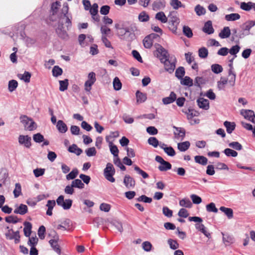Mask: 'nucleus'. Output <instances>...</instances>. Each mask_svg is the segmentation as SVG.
Instances as JSON below:
<instances>
[{
	"instance_id": "f257e3e1",
	"label": "nucleus",
	"mask_w": 255,
	"mask_h": 255,
	"mask_svg": "<svg viewBox=\"0 0 255 255\" xmlns=\"http://www.w3.org/2000/svg\"><path fill=\"white\" fill-rule=\"evenodd\" d=\"M137 30V27L135 24H131L129 25L126 30L122 32L119 34V37L128 41H131L134 39L135 36L134 31Z\"/></svg>"
},
{
	"instance_id": "f03ea898",
	"label": "nucleus",
	"mask_w": 255,
	"mask_h": 255,
	"mask_svg": "<svg viewBox=\"0 0 255 255\" xmlns=\"http://www.w3.org/2000/svg\"><path fill=\"white\" fill-rule=\"evenodd\" d=\"M116 172L115 168L111 163H108L106 168L104 170V175L105 178L109 181L113 183L115 182V179L113 177Z\"/></svg>"
},
{
	"instance_id": "7ed1b4c3",
	"label": "nucleus",
	"mask_w": 255,
	"mask_h": 255,
	"mask_svg": "<svg viewBox=\"0 0 255 255\" xmlns=\"http://www.w3.org/2000/svg\"><path fill=\"white\" fill-rule=\"evenodd\" d=\"M156 49L154 52V55L160 60L161 62L166 61V59L169 57L167 51L161 45L157 44Z\"/></svg>"
},
{
	"instance_id": "20e7f679",
	"label": "nucleus",
	"mask_w": 255,
	"mask_h": 255,
	"mask_svg": "<svg viewBox=\"0 0 255 255\" xmlns=\"http://www.w3.org/2000/svg\"><path fill=\"white\" fill-rule=\"evenodd\" d=\"M169 29L174 33L177 32V27L180 22L179 18L175 15L170 14L168 16Z\"/></svg>"
},
{
	"instance_id": "39448f33",
	"label": "nucleus",
	"mask_w": 255,
	"mask_h": 255,
	"mask_svg": "<svg viewBox=\"0 0 255 255\" xmlns=\"http://www.w3.org/2000/svg\"><path fill=\"white\" fill-rule=\"evenodd\" d=\"M97 228L102 229L104 231L109 230L112 231H116V230L122 233L124 230L123 224H97ZM126 227H124V228Z\"/></svg>"
},
{
	"instance_id": "423d86ee",
	"label": "nucleus",
	"mask_w": 255,
	"mask_h": 255,
	"mask_svg": "<svg viewBox=\"0 0 255 255\" xmlns=\"http://www.w3.org/2000/svg\"><path fill=\"white\" fill-rule=\"evenodd\" d=\"M7 232L5 236L7 240H14V243L17 244L20 242V235L19 231H14L11 228L6 227Z\"/></svg>"
},
{
	"instance_id": "0eeeda50",
	"label": "nucleus",
	"mask_w": 255,
	"mask_h": 255,
	"mask_svg": "<svg viewBox=\"0 0 255 255\" xmlns=\"http://www.w3.org/2000/svg\"><path fill=\"white\" fill-rule=\"evenodd\" d=\"M21 122L23 124L25 128L29 131H32L36 128L35 123L27 116H23L20 117Z\"/></svg>"
},
{
	"instance_id": "6e6552de",
	"label": "nucleus",
	"mask_w": 255,
	"mask_h": 255,
	"mask_svg": "<svg viewBox=\"0 0 255 255\" xmlns=\"http://www.w3.org/2000/svg\"><path fill=\"white\" fill-rule=\"evenodd\" d=\"M155 160L157 162L160 163V165L158 167V169L160 171H166L171 169V164L169 162L164 160L161 156L159 155L156 156Z\"/></svg>"
},
{
	"instance_id": "1a4fd4ad",
	"label": "nucleus",
	"mask_w": 255,
	"mask_h": 255,
	"mask_svg": "<svg viewBox=\"0 0 255 255\" xmlns=\"http://www.w3.org/2000/svg\"><path fill=\"white\" fill-rule=\"evenodd\" d=\"M64 196H59L56 200V203L58 206L62 207L64 210H68L72 206V200L70 199L64 200Z\"/></svg>"
},
{
	"instance_id": "9d476101",
	"label": "nucleus",
	"mask_w": 255,
	"mask_h": 255,
	"mask_svg": "<svg viewBox=\"0 0 255 255\" xmlns=\"http://www.w3.org/2000/svg\"><path fill=\"white\" fill-rule=\"evenodd\" d=\"M68 9V4L66 3L64 4L61 9V15L60 16V18H62L63 17L66 18L65 23L66 24V27L68 30L72 26L71 17H69L67 15Z\"/></svg>"
},
{
	"instance_id": "9b49d317",
	"label": "nucleus",
	"mask_w": 255,
	"mask_h": 255,
	"mask_svg": "<svg viewBox=\"0 0 255 255\" xmlns=\"http://www.w3.org/2000/svg\"><path fill=\"white\" fill-rule=\"evenodd\" d=\"M163 63L164 69L166 71L168 72L169 73L173 72L175 68V59L172 57H168L166 59V61L161 62Z\"/></svg>"
},
{
	"instance_id": "f8f14e48",
	"label": "nucleus",
	"mask_w": 255,
	"mask_h": 255,
	"mask_svg": "<svg viewBox=\"0 0 255 255\" xmlns=\"http://www.w3.org/2000/svg\"><path fill=\"white\" fill-rule=\"evenodd\" d=\"M31 138L28 135H20L18 137V142L20 145H24L29 148L31 146Z\"/></svg>"
},
{
	"instance_id": "ddd939ff",
	"label": "nucleus",
	"mask_w": 255,
	"mask_h": 255,
	"mask_svg": "<svg viewBox=\"0 0 255 255\" xmlns=\"http://www.w3.org/2000/svg\"><path fill=\"white\" fill-rule=\"evenodd\" d=\"M123 183L126 187L128 189L133 188L135 185V180L128 174L125 176Z\"/></svg>"
},
{
	"instance_id": "4468645a",
	"label": "nucleus",
	"mask_w": 255,
	"mask_h": 255,
	"mask_svg": "<svg viewBox=\"0 0 255 255\" xmlns=\"http://www.w3.org/2000/svg\"><path fill=\"white\" fill-rule=\"evenodd\" d=\"M241 114L245 119L255 124V115L253 111L250 110H242Z\"/></svg>"
},
{
	"instance_id": "2eb2a0df",
	"label": "nucleus",
	"mask_w": 255,
	"mask_h": 255,
	"mask_svg": "<svg viewBox=\"0 0 255 255\" xmlns=\"http://www.w3.org/2000/svg\"><path fill=\"white\" fill-rule=\"evenodd\" d=\"M165 5V0H155L152 4V8L153 10L158 11L164 9Z\"/></svg>"
},
{
	"instance_id": "dca6fc26",
	"label": "nucleus",
	"mask_w": 255,
	"mask_h": 255,
	"mask_svg": "<svg viewBox=\"0 0 255 255\" xmlns=\"http://www.w3.org/2000/svg\"><path fill=\"white\" fill-rule=\"evenodd\" d=\"M196 229L208 239L211 238V235L209 229L204 224H195Z\"/></svg>"
},
{
	"instance_id": "f3484780",
	"label": "nucleus",
	"mask_w": 255,
	"mask_h": 255,
	"mask_svg": "<svg viewBox=\"0 0 255 255\" xmlns=\"http://www.w3.org/2000/svg\"><path fill=\"white\" fill-rule=\"evenodd\" d=\"M173 128L175 130L174 131V137L176 139H179L182 140L185 135V130L183 128H178L173 126Z\"/></svg>"
},
{
	"instance_id": "a211bd4d",
	"label": "nucleus",
	"mask_w": 255,
	"mask_h": 255,
	"mask_svg": "<svg viewBox=\"0 0 255 255\" xmlns=\"http://www.w3.org/2000/svg\"><path fill=\"white\" fill-rule=\"evenodd\" d=\"M197 105L199 107L205 110H207L209 108V102L207 99L203 98H200L197 100Z\"/></svg>"
},
{
	"instance_id": "6ab92c4d",
	"label": "nucleus",
	"mask_w": 255,
	"mask_h": 255,
	"mask_svg": "<svg viewBox=\"0 0 255 255\" xmlns=\"http://www.w3.org/2000/svg\"><path fill=\"white\" fill-rule=\"evenodd\" d=\"M202 30L208 34H211L214 33V29L212 26V23L211 20H208L204 24Z\"/></svg>"
},
{
	"instance_id": "aec40b11",
	"label": "nucleus",
	"mask_w": 255,
	"mask_h": 255,
	"mask_svg": "<svg viewBox=\"0 0 255 255\" xmlns=\"http://www.w3.org/2000/svg\"><path fill=\"white\" fill-rule=\"evenodd\" d=\"M176 100V95L174 92H171L168 97L162 99V102L164 105L172 103Z\"/></svg>"
},
{
	"instance_id": "412c9836",
	"label": "nucleus",
	"mask_w": 255,
	"mask_h": 255,
	"mask_svg": "<svg viewBox=\"0 0 255 255\" xmlns=\"http://www.w3.org/2000/svg\"><path fill=\"white\" fill-rule=\"evenodd\" d=\"M63 24H59L56 29V32L59 37L62 39H66L68 37V34L66 31L63 29Z\"/></svg>"
},
{
	"instance_id": "4be33fe9",
	"label": "nucleus",
	"mask_w": 255,
	"mask_h": 255,
	"mask_svg": "<svg viewBox=\"0 0 255 255\" xmlns=\"http://www.w3.org/2000/svg\"><path fill=\"white\" fill-rule=\"evenodd\" d=\"M56 128L59 132L62 133H65L68 130L67 125L62 120L58 121L56 125Z\"/></svg>"
},
{
	"instance_id": "5701e85b",
	"label": "nucleus",
	"mask_w": 255,
	"mask_h": 255,
	"mask_svg": "<svg viewBox=\"0 0 255 255\" xmlns=\"http://www.w3.org/2000/svg\"><path fill=\"white\" fill-rule=\"evenodd\" d=\"M224 126L226 128L227 133L231 134L236 128V124L234 122L225 121L224 123Z\"/></svg>"
},
{
	"instance_id": "b1692460",
	"label": "nucleus",
	"mask_w": 255,
	"mask_h": 255,
	"mask_svg": "<svg viewBox=\"0 0 255 255\" xmlns=\"http://www.w3.org/2000/svg\"><path fill=\"white\" fill-rule=\"evenodd\" d=\"M28 208L26 205L21 204L18 207H17L14 210L15 214L24 215L27 212Z\"/></svg>"
},
{
	"instance_id": "393cba45",
	"label": "nucleus",
	"mask_w": 255,
	"mask_h": 255,
	"mask_svg": "<svg viewBox=\"0 0 255 255\" xmlns=\"http://www.w3.org/2000/svg\"><path fill=\"white\" fill-rule=\"evenodd\" d=\"M49 243L50 244L51 247L52 248L53 250L57 253L58 255H61V249L60 246L58 244L57 241L56 239H51L49 241Z\"/></svg>"
},
{
	"instance_id": "a878e982",
	"label": "nucleus",
	"mask_w": 255,
	"mask_h": 255,
	"mask_svg": "<svg viewBox=\"0 0 255 255\" xmlns=\"http://www.w3.org/2000/svg\"><path fill=\"white\" fill-rule=\"evenodd\" d=\"M231 35V30L228 26H225L219 34V36L222 39L228 38Z\"/></svg>"
},
{
	"instance_id": "bb28decb",
	"label": "nucleus",
	"mask_w": 255,
	"mask_h": 255,
	"mask_svg": "<svg viewBox=\"0 0 255 255\" xmlns=\"http://www.w3.org/2000/svg\"><path fill=\"white\" fill-rule=\"evenodd\" d=\"M136 102L137 103H142L144 102L147 99L146 94L142 93L139 91H137L136 93Z\"/></svg>"
},
{
	"instance_id": "cd10ccee",
	"label": "nucleus",
	"mask_w": 255,
	"mask_h": 255,
	"mask_svg": "<svg viewBox=\"0 0 255 255\" xmlns=\"http://www.w3.org/2000/svg\"><path fill=\"white\" fill-rule=\"evenodd\" d=\"M254 5H255V3L251 1L248 2H241L240 4V8L244 10L249 11L251 9L253 8Z\"/></svg>"
},
{
	"instance_id": "c85d7f7f",
	"label": "nucleus",
	"mask_w": 255,
	"mask_h": 255,
	"mask_svg": "<svg viewBox=\"0 0 255 255\" xmlns=\"http://www.w3.org/2000/svg\"><path fill=\"white\" fill-rule=\"evenodd\" d=\"M156 19L160 21L161 23H165L168 21V17H167L165 13L163 11L157 12L155 16Z\"/></svg>"
},
{
	"instance_id": "c756f323",
	"label": "nucleus",
	"mask_w": 255,
	"mask_h": 255,
	"mask_svg": "<svg viewBox=\"0 0 255 255\" xmlns=\"http://www.w3.org/2000/svg\"><path fill=\"white\" fill-rule=\"evenodd\" d=\"M233 33L235 35V36L238 38H243L246 35H248L250 34V32H247V31H244V29L242 28V30H241L238 33H237V29L234 28L232 29Z\"/></svg>"
},
{
	"instance_id": "7c9ffc66",
	"label": "nucleus",
	"mask_w": 255,
	"mask_h": 255,
	"mask_svg": "<svg viewBox=\"0 0 255 255\" xmlns=\"http://www.w3.org/2000/svg\"><path fill=\"white\" fill-rule=\"evenodd\" d=\"M220 210L223 212L229 219H231L233 217V211L231 208H227L224 206H221Z\"/></svg>"
},
{
	"instance_id": "2f4dec72",
	"label": "nucleus",
	"mask_w": 255,
	"mask_h": 255,
	"mask_svg": "<svg viewBox=\"0 0 255 255\" xmlns=\"http://www.w3.org/2000/svg\"><path fill=\"white\" fill-rule=\"evenodd\" d=\"M195 161L202 165H206L208 163V159L202 155H196L194 157Z\"/></svg>"
},
{
	"instance_id": "473e14b6",
	"label": "nucleus",
	"mask_w": 255,
	"mask_h": 255,
	"mask_svg": "<svg viewBox=\"0 0 255 255\" xmlns=\"http://www.w3.org/2000/svg\"><path fill=\"white\" fill-rule=\"evenodd\" d=\"M68 151L70 152L76 154L77 155H80L83 152L82 149L78 147L77 145L75 144H73L69 146Z\"/></svg>"
},
{
	"instance_id": "72a5a7b5",
	"label": "nucleus",
	"mask_w": 255,
	"mask_h": 255,
	"mask_svg": "<svg viewBox=\"0 0 255 255\" xmlns=\"http://www.w3.org/2000/svg\"><path fill=\"white\" fill-rule=\"evenodd\" d=\"M255 25V20H249L246 22L242 26V28L244 29V31L250 32V29Z\"/></svg>"
},
{
	"instance_id": "f704fd0d",
	"label": "nucleus",
	"mask_w": 255,
	"mask_h": 255,
	"mask_svg": "<svg viewBox=\"0 0 255 255\" xmlns=\"http://www.w3.org/2000/svg\"><path fill=\"white\" fill-rule=\"evenodd\" d=\"M180 83L182 85L191 87L193 85V80L189 76H185L180 80Z\"/></svg>"
},
{
	"instance_id": "c9c22d12",
	"label": "nucleus",
	"mask_w": 255,
	"mask_h": 255,
	"mask_svg": "<svg viewBox=\"0 0 255 255\" xmlns=\"http://www.w3.org/2000/svg\"><path fill=\"white\" fill-rule=\"evenodd\" d=\"M60 6L61 3L60 1H56L52 3L51 5V12L52 13V15H55L57 13Z\"/></svg>"
},
{
	"instance_id": "e433bc0d",
	"label": "nucleus",
	"mask_w": 255,
	"mask_h": 255,
	"mask_svg": "<svg viewBox=\"0 0 255 255\" xmlns=\"http://www.w3.org/2000/svg\"><path fill=\"white\" fill-rule=\"evenodd\" d=\"M190 145V143L189 141H186L178 143L177 147L180 151H185L189 148Z\"/></svg>"
},
{
	"instance_id": "4c0bfd02",
	"label": "nucleus",
	"mask_w": 255,
	"mask_h": 255,
	"mask_svg": "<svg viewBox=\"0 0 255 255\" xmlns=\"http://www.w3.org/2000/svg\"><path fill=\"white\" fill-rule=\"evenodd\" d=\"M128 27L129 25H127L125 22H120L115 24V28L118 30V34L126 30Z\"/></svg>"
},
{
	"instance_id": "58836bf2",
	"label": "nucleus",
	"mask_w": 255,
	"mask_h": 255,
	"mask_svg": "<svg viewBox=\"0 0 255 255\" xmlns=\"http://www.w3.org/2000/svg\"><path fill=\"white\" fill-rule=\"evenodd\" d=\"M240 17V15L237 13H233L225 15V19L229 21L238 20Z\"/></svg>"
},
{
	"instance_id": "ea45409f",
	"label": "nucleus",
	"mask_w": 255,
	"mask_h": 255,
	"mask_svg": "<svg viewBox=\"0 0 255 255\" xmlns=\"http://www.w3.org/2000/svg\"><path fill=\"white\" fill-rule=\"evenodd\" d=\"M223 152L227 157H237L238 154L236 150L229 148H226Z\"/></svg>"
},
{
	"instance_id": "a19ab883",
	"label": "nucleus",
	"mask_w": 255,
	"mask_h": 255,
	"mask_svg": "<svg viewBox=\"0 0 255 255\" xmlns=\"http://www.w3.org/2000/svg\"><path fill=\"white\" fill-rule=\"evenodd\" d=\"M18 77L19 79L26 83H29L31 77V74L27 71H25L23 74H18Z\"/></svg>"
},
{
	"instance_id": "79ce46f5",
	"label": "nucleus",
	"mask_w": 255,
	"mask_h": 255,
	"mask_svg": "<svg viewBox=\"0 0 255 255\" xmlns=\"http://www.w3.org/2000/svg\"><path fill=\"white\" fill-rule=\"evenodd\" d=\"M179 205L180 206L185 208H191L192 206V203L189 199L184 198L179 201Z\"/></svg>"
},
{
	"instance_id": "37998d69",
	"label": "nucleus",
	"mask_w": 255,
	"mask_h": 255,
	"mask_svg": "<svg viewBox=\"0 0 255 255\" xmlns=\"http://www.w3.org/2000/svg\"><path fill=\"white\" fill-rule=\"evenodd\" d=\"M185 69L183 67H178L175 71V76L178 79H181L183 78L185 75Z\"/></svg>"
},
{
	"instance_id": "c03bdc74",
	"label": "nucleus",
	"mask_w": 255,
	"mask_h": 255,
	"mask_svg": "<svg viewBox=\"0 0 255 255\" xmlns=\"http://www.w3.org/2000/svg\"><path fill=\"white\" fill-rule=\"evenodd\" d=\"M110 149L111 153L114 156V157H118L119 149L116 145L113 144L112 142H109Z\"/></svg>"
},
{
	"instance_id": "a18cd8bd",
	"label": "nucleus",
	"mask_w": 255,
	"mask_h": 255,
	"mask_svg": "<svg viewBox=\"0 0 255 255\" xmlns=\"http://www.w3.org/2000/svg\"><path fill=\"white\" fill-rule=\"evenodd\" d=\"M52 75L54 77H57L63 73V70L58 66H54L52 69Z\"/></svg>"
},
{
	"instance_id": "49530a36",
	"label": "nucleus",
	"mask_w": 255,
	"mask_h": 255,
	"mask_svg": "<svg viewBox=\"0 0 255 255\" xmlns=\"http://www.w3.org/2000/svg\"><path fill=\"white\" fill-rule=\"evenodd\" d=\"M79 173L77 168H74L69 174L66 175V179L68 180L75 179Z\"/></svg>"
},
{
	"instance_id": "de8ad7c7",
	"label": "nucleus",
	"mask_w": 255,
	"mask_h": 255,
	"mask_svg": "<svg viewBox=\"0 0 255 255\" xmlns=\"http://www.w3.org/2000/svg\"><path fill=\"white\" fill-rule=\"evenodd\" d=\"M229 146L236 150H241L243 149L242 144L238 141H233L229 143Z\"/></svg>"
},
{
	"instance_id": "09e8293b",
	"label": "nucleus",
	"mask_w": 255,
	"mask_h": 255,
	"mask_svg": "<svg viewBox=\"0 0 255 255\" xmlns=\"http://www.w3.org/2000/svg\"><path fill=\"white\" fill-rule=\"evenodd\" d=\"M138 18L140 22H146L149 20V16L145 11H143L139 14Z\"/></svg>"
},
{
	"instance_id": "8fccbe9b",
	"label": "nucleus",
	"mask_w": 255,
	"mask_h": 255,
	"mask_svg": "<svg viewBox=\"0 0 255 255\" xmlns=\"http://www.w3.org/2000/svg\"><path fill=\"white\" fill-rule=\"evenodd\" d=\"M59 90L60 91L63 92L66 90L68 86V80L67 79H65L64 80L59 81Z\"/></svg>"
},
{
	"instance_id": "3c124183",
	"label": "nucleus",
	"mask_w": 255,
	"mask_h": 255,
	"mask_svg": "<svg viewBox=\"0 0 255 255\" xmlns=\"http://www.w3.org/2000/svg\"><path fill=\"white\" fill-rule=\"evenodd\" d=\"M195 11L198 16L205 14L206 11V9L200 4H198L195 7Z\"/></svg>"
},
{
	"instance_id": "603ef678",
	"label": "nucleus",
	"mask_w": 255,
	"mask_h": 255,
	"mask_svg": "<svg viewBox=\"0 0 255 255\" xmlns=\"http://www.w3.org/2000/svg\"><path fill=\"white\" fill-rule=\"evenodd\" d=\"M8 90L9 92H12L14 91L18 86L17 82L15 80H11L8 82Z\"/></svg>"
},
{
	"instance_id": "864d4df0",
	"label": "nucleus",
	"mask_w": 255,
	"mask_h": 255,
	"mask_svg": "<svg viewBox=\"0 0 255 255\" xmlns=\"http://www.w3.org/2000/svg\"><path fill=\"white\" fill-rule=\"evenodd\" d=\"M72 187L78 188L79 189H83L84 184L80 179H76L72 182Z\"/></svg>"
},
{
	"instance_id": "5fc2aeb1",
	"label": "nucleus",
	"mask_w": 255,
	"mask_h": 255,
	"mask_svg": "<svg viewBox=\"0 0 255 255\" xmlns=\"http://www.w3.org/2000/svg\"><path fill=\"white\" fill-rule=\"evenodd\" d=\"M153 42L148 36H146L143 40V44L145 48L149 49L152 47Z\"/></svg>"
},
{
	"instance_id": "6e6d98bb",
	"label": "nucleus",
	"mask_w": 255,
	"mask_h": 255,
	"mask_svg": "<svg viewBox=\"0 0 255 255\" xmlns=\"http://www.w3.org/2000/svg\"><path fill=\"white\" fill-rule=\"evenodd\" d=\"M122 83L118 77H115L113 81V87L114 90L119 91L122 88Z\"/></svg>"
},
{
	"instance_id": "4d7b16f0",
	"label": "nucleus",
	"mask_w": 255,
	"mask_h": 255,
	"mask_svg": "<svg viewBox=\"0 0 255 255\" xmlns=\"http://www.w3.org/2000/svg\"><path fill=\"white\" fill-rule=\"evenodd\" d=\"M183 33L188 38H191L193 36V32L191 29L188 26H184L183 27Z\"/></svg>"
},
{
	"instance_id": "13d9d810",
	"label": "nucleus",
	"mask_w": 255,
	"mask_h": 255,
	"mask_svg": "<svg viewBox=\"0 0 255 255\" xmlns=\"http://www.w3.org/2000/svg\"><path fill=\"white\" fill-rule=\"evenodd\" d=\"M212 71L215 74H219L222 72L223 68L221 65L218 64H214L211 66Z\"/></svg>"
},
{
	"instance_id": "bf43d9fd",
	"label": "nucleus",
	"mask_w": 255,
	"mask_h": 255,
	"mask_svg": "<svg viewBox=\"0 0 255 255\" xmlns=\"http://www.w3.org/2000/svg\"><path fill=\"white\" fill-rule=\"evenodd\" d=\"M114 163L116 166L119 167L122 170L125 171L126 169L125 166L123 165L119 156L117 157H114Z\"/></svg>"
},
{
	"instance_id": "052dcab7",
	"label": "nucleus",
	"mask_w": 255,
	"mask_h": 255,
	"mask_svg": "<svg viewBox=\"0 0 255 255\" xmlns=\"http://www.w3.org/2000/svg\"><path fill=\"white\" fill-rule=\"evenodd\" d=\"M199 56L201 58H205L208 56V51L205 47H202L198 50Z\"/></svg>"
},
{
	"instance_id": "680f3d73",
	"label": "nucleus",
	"mask_w": 255,
	"mask_h": 255,
	"mask_svg": "<svg viewBox=\"0 0 255 255\" xmlns=\"http://www.w3.org/2000/svg\"><path fill=\"white\" fill-rule=\"evenodd\" d=\"M240 48H241L239 45H236L232 46L230 48V49L229 50V53H230L231 55H234V57L236 58L237 57V54L239 52Z\"/></svg>"
},
{
	"instance_id": "e2e57ef3",
	"label": "nucleus",
	"mask_w": 255,
	"mask_h": 255,
	"mask_svg": "<svg viewBox=\"0 0 255 255\" xmlns=\"http://www.w3.org/2000/svg\"><path fill=\"white\" fill-rule=\"evenodd\" d=\"M170 5L174 9H177L179 7H183L181 2L179 0H171Z\"/></svg>"
},
{
	"instance_id": "0e129e2a",
	"label": "nucleus",
	"mask_w": 255,
	"mask_h": 255,
	"mask_svg": "<svg viewBox=\"0 0 255 255\" xmlns=\"http://www.w3.org/2000/svg\"><path fill=\"white\" fill-rule=\"evenodd\" d=\"M206 210L209 212L217 213L218 209L216 207L215 203L212 202L207 204L206 206Z\"/></svg>"
},
{
	"instance_id": "69168bd1",
	"label": "nucleus",
	"mask_w": 255,
	"mask_h": 255,
	"mask_svg": "<svg viewBox=\"0 0 255 255\" xmlns=\"http://www.w3.org/2000/svg\"><path fill=\"white\" fill-rule=\"evenodd\" d=\"M25 225L23 232L24 235L29 237L31 233L32 224H24Z\"/></svg>"
},
{
	"instance_id": "338daca9",
	"label": "nucleus",
	"mask_w": 255,
	"mask_h": 255,
	"mask_svg": "<svg viewBox=\"0 0 255 255\" xmlns=\"http://www.w3.org/2000/svg\"><path fill=\"white\" fill-rule=\"evenodd\" d=\"M148 143L154 147H157L159 144V141L155 137L151 136L148 139Z\"/></svg>"
},
{
	"instance_id": "774afa93",
	"label": "nucleus",
	"mask_w": 255,
	"mask_h": 255,
	"mask_svg": "<svg viewBox=\"0 0 255 255\" xmlns=\"http://www.w3.org/2000/svg\"><path fill=\"white\" fill-rule=\"evenodd\" d=\"M33 140L37 143H40L44 141V137L40 133H37L33 135Z\"/></svg>"
}]
</instances>
